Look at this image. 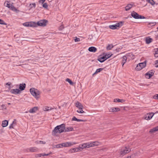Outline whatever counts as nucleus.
Wrapping results in <instances>:
<instances>
[{
    "instance_id": "1",
    "label": "nucleus",
    "mask_w": 158,
    "mask_h": 158,
    "mask_svg": "<svg viewBox=\"0 0 158 158\" xmlns=\"http://www.w3.org/2000/svg\"><path fill=\"white\" fill-rule=\"evenodd\" d=\"M73 128L71 127H67L65 128V125L62 124L55 127L52 131V134L53 135L56 136L57 135V133L60 134L63 132L70 131H73Z\"/></svg>"
},
{
    "instance_id": "2",
    "label": "nucleus",
    "mask_w": 158,
    "mask_h": 158,
    "mask_svg": "<svg viewBox=\"0 0 158 158\" xmlns=\"http://www.w3.org/2000/svg\"><path fill=\"white\" fill-rule=\"evenodd\" d=\"M30 92L32 95L35 98H39L38 96L40 95V93L38 89L32 88L30 89Z\"/></svg>"
},
{
    "instance_id": "3",
    "label": "nucleus",
    "mask_w": 158,
    "mask_h": 158,
    "mask_svg": "<svg viewBox=\"0 0 158 158\" xmlns=\"http://www.w3.org/2000/svg\"><path fill=\"white\" fill-rule=\"evenodd\" d=\"M131 15L132 17L135 19H144L145 18L144 16L139 15L134 11L131 13Z\"/></svg>"
},
{
    "instance_id": "4",
    "label": "nucleus",
    "mask_w": 158,
    "mask_h": 158,
    "mask_svg": "<svg viewBox=\"0 0 158 158\" xmlns=\"http://www.w3.org/2000/svg\"><path fill=\"white\" fill-rule=\"evenodd\" d=\"M146 66V62L144 61L142 63L138 64L135 68V69L137 71H139L144 68Z\"/></svg>"
},
{
    "instance_id": "5",
    "label": "nucleus",
    "mask_w": 158,
    "mask_h": 158,
    "mask_svg": "<svg viewBox=\"0 0 158 158\" xmlns=\"http://www.w3.org/2000/svg\"><path fill=\"white\" fill-rule=\"evenodd\" d=\"M131 149L128 147H125L122 149L120 152V154L122 156H123L127 153L130 152Z\"/></svg>"
},
{
    "instance_id": "6",
    "label": "nucleus",
    "mask_w": 158,
    "mask_h": 158,
    "mask_svg": "<svg viewBox=\"0 0 158 158\" xmlns=\"http://www.w3.org/2000/svg\"><path fill=\"white\" fill-rule=\"evenodd\" d=\"M77 143L73 142H68L65 143H62L63 147H70Z\"/></svg>"
},
{
    "instance_id": "7",
    "label": "nucleus",
    "mask_w": 158,
    "mask_h": 158,
    "mask_svg": "<svg viewBox=\"0 0 158 158\" xmlns=\"http://www.w3.org/2000/svg\"><path fill=\"white\" fill-rule=\"evenodd\" d=\"M4 5L5 6L8 7L10 9H12V10H17L12 5L10 4L9 2L8 1H6L5 2Z\"/></svg>"
},
{
    "instance_id": "8",
    "label": "nucleus",
    "mask_w": 158,
    "mask_h": 158,
    "mask_svg": "<svg viewBox=\"0 0 158 158\" xmlns=\"http://www.w3.org/2000/svg\"><path fill=\"white\" fill-rule=\"evenodd\" d=\"M47 22V21L46 20H40L38 22L37 24L39 26H45Z\"/></svg>"
},
{
    "instance_id": "9",
    "label": "nucleus",
    "mask_w": 158,
    "mask_h": 158,
    "mask_svg": "<svg viewBox=\"0 0 158 158\" xmlns=\"http://www.w3.org/2000/svg\"><path fill=\"white\" fill-rule=\"evenodd\" d=\"M125 56L129 60L133 59L134 58V56L132 53H129L127 54Z\"/></svg>"
},
{
    "instance_id": "10",
    "label": "nucleus",
    "mask_w": 158,
    "mask_h": 158,
    "mask_svg": "<svg viewBox=\"0 0 158 158\" xmlns=\"http://www.w3.org/2000/svg\"><path fill=\"white\" fill-rule=\"evenodd\" d=\"M11 93L17 94L20 93V91L18 89H12L10 90Z\"/></svg>"
},
{
    "instance_id": "11",
    "label": "nucleus",
    "mask_w": 158,
    "mask_h": 158,
    "mask_svg": "<svg viewBox=\"0 0 158 158\" xmlns=\"http://www.w3.org/2000/svg\"><path fill=\"white\" fill-rule=\"evenodd\" d=\"M79 151V148H75L70 149L69 151V152L70 153H75Z\"/></svg>"
},
{
    "instance_id": "12",
    "label": "nucleus",
    "mask_w": 158,
    "mask_h": 158,
    "mask_svg": "<svg viewBox=\"0 0 158 158\" xmlns=\"http://www.w3.org/2000/svg\"><path fill=\"white\" fill-rule=\"evenodd\" d=\"M154 114L153 113H151L147 114V116L145 117V119L149 120L151 119L153 116Z\"/></svg>"
},
{
    "instance_id": "13",
    "label": "nucleus",
    "mask_w": 158,
    "mask_h": 158,
    "mask_svg": "<svg viewBox=\"0 0 158 158\" xmlns=\"http://www.w3.org/2000/svg\"><path fill=\"white\" fill-rule=\"evenodd\" d=\"M106 57H105V56H100L98 58V60L100 62L102 63L106 60Z\"/></svg>"
},
{
    "instance_id": "14",
    "label": "nucleus",
    "mask_w": 158,
    "mask_h": 158,
    "mask_svg": "<svg viewBox=\"0 0 158 158\" xmlns=\"http://www.w3.org/2000/svg\"><path fill=\"white\" fill-rule=\"evenodd\" d=\"M154 73L152 72H148L145 74V75L147 78L148 79L150 78L154 75Z\"/></svg>"
},
{
    "instance_id": "15",
    "label": "nucleus",
    "mask_w": 158,
    "mask_h": 158,
    "mask_svg": "<svg viewBox=\"0 0 158 158\" xmlns=\"http://www.w3.org/2000/svg\"><path fill=\"white\" fill-rule=\"evenodd\" d=\"M75 105L79 109L81 110V109H83V107L81 104L78 101L76 102Z\"/></svg>"
},
{
    "instance_id": "16",
    "label": "nucleus",
    "mask_w": 158,
    "mask_h": 158,
    "mask_svg": "<svg viewBox=\"0 0 158 158\" xmlns=\"http://www.w3.org/2000/svg\"><path fill=\"white\" fill-rule=\"evenodd\" d=\"M134 6L135 5L133 4H129L125 7V10H129Z\"/></svg>"
},
{
    "instance_id": "17",
    "label": "nucleus",
    "mask_w": 158,
    "mask_h": 158,
    "mask_svg": "<svg viewBox=\"0 0 158 158\" xmlns=\"http://www.w3.org/2000/svg\"><path fill=\"white\" fill-rule=\"evenodd\" d=\"M29 151L31 152H37L38 151V148L35 147L30 148H29Z\"/></svg>"
},
{
    "instance_id": "18",
    "label": "nucleus",
    "mask_w": 158,
    "mask_h": 158,
    "mask_svg": "<svg viewBox=\"0 0 158 158\" xmlns=\"http://www.w3.org/2000/svg\"><path fill=\"white\" fill-rule=\"evenodd\" d=\"M16 125V119H14L12 123L10 125L9 127L10 129L14 128V127Z\"/></svg>"
},
{
    "instance_id": "19",
    "label": "nucleus",
    "mask_w": 158,
    "mask_h": 158,
    "mask_svg": "<svg viewBox=\"0 0 158 158\" xmlns=\"http://www.w3.org/2000/svg\"><path fill=\"white\" fill-rule=\"evenodd\" d=\"M120 109L118 107L111 108L109 109L110 112H117L120 110Z\"/></svg>"
},
{
    "instance_id": "20",
    "label": "nucleus",
    "mask_w": 158,
    "mask_h": 158,
    "mask_svg": "<svg viewBox=\"0 0 158 158\" xmlns=\"http://www.w3.org/2000/svg\"><path fill=\"white\" fill-rule=\"evenodd\" d=\"M88 50L90 52H95L97 50V49L94 47H91L89 48Z\"/></svg>"
},
{
    "instance_id": "21",
    "label": "nucleus",
    "mask_w": 158,
    "mask_h": 158,
    "mask_svg": "<svg viewBox=\"0 0 158 158\" xmlns=\"http://www.w3.org/2000/svg\"><path fill=\"white\" fill-rule=\"evenodd\" d=\"M127 59L126 57L125 56H123L122 58L121 64L123 66L124 64L126 63Z\"/></svg>"
},
{
    "instance_id": "22",
    "label": "nucleus",
    "mask_w": 158,
    "mask_h": 158,
    "mask_svg": "<svg viewBox=\"0 0 158 158\" xmlns=\"http://www.w3.org/2000/svg\"><path fill=\"white\" fill-rule=\"evenodd\" d=\"M86 148H87L86 143H83L82 144H80L79 145V147L78 148H79V150H80V149H83Z\"/></svg>"
},
{
    "instance_id": "23",
    "label": "nucleus",
    "mask_w": 158,
    "mask_h": 158,
    "mask_svg": "<svg viewBox=\"0 0 158 158\" xmlns=\"http://www.w3.org/2000/svg\"><path fill=\"white\" fill-rule=\"evenodd\" d=\"M38 107H34L31 109H30L29 112L31 113H35L37 110Z\"/></svg>"
},
{
    "instance_id": "24",
    "label": "nucleus",
    "mask_w": 158,
    "mask_h": 158,
    "mask_svg": "<svg viewBox=\"0 0 158 158\" xmlns=\"http://www.w3.org/2000/svg\"><path fill=\"white\" fill-rule=\"evenodd\" d=\"M51 153H48V154H45V153H40V154H37L36 155V157H40L42 156H48L50 154H51Z\"/></svg>"
},
{
    "instance_id": "25",
    "label": "nucleus",
    "mask_w": 158,
    "mask_h": 158,
    "mask_svg": "<svg viewBox=\"0 0 158 158\" xmlns=\"http://www.w3.org/2000/svg\"><path fill=\"white\" fill-rule=\"evenodd\" d=\"M153 39L148 37L146 38V43L147 44H148L152 42Z\"/></svg>"
},
{
    "instance_id": "26",
    "label": "nucleus",
    "mask_w": 158,
    "mask_h": 158,
    "mask_svg": "<svg viewBox=\"0 0 158 158\" xmlns=\"http://www.w3.org/2000/svg\"><path fill=\"white\" fill-rule=\"evenodd\" d=\"M8 123V121L7 120H5L2 122V127H5L7 126Z\"/></svg>"
},
{
    "instance_id": "27",
    "label": "nucleus",
    "mask_w": 158,
    "mask_h": 158,
    "mask_svg": "<svg viewBox=\"0 0 158 158\" xmlns=\"http://www.w3.org/2000/svg\"><path fill=\"white\" fill-rule=\"evenodd\" d=\"M25 87L26 84L25 83L23 84H20L19 85V89L21 90L22 91L24 89Z\"/></svg>"
},
{
    "instance_id": "28",
    "label": "nucleus",
    "mask_w": 158,
    "mask_h": 158,
    "mask_svg": "<svg viewBox=\"0 0 158 158\" xmlns=\"http://www.w3.org/2000/svg\"><path fill=\"white\" fill-rule=\"evenodd\" d=\"M158 131V126L153 128L151 129L149 131V132L151 133H153L156 131Z\"/></svg>"
},
{
    "instance_id": "29",
    "label": "nucleus",
    "mask_w": 158,
    "mask_h": 158,
    "mask_svg": "<svg viewBox=\"0 0 158 158\" xmlns=\"http://www.w3.org/2000/svg\"><path fill=\"white\" fill-rule=\"evenodd\" d=\"M72 120L76 121L78 122H84L85 121L83 119H78L75 116H73L72 118Z\"/></svg>"
},
{
    "instance_id": "30",
    "label": "nucleus",
    "mask_w": 158,
    "mask_h": 158,
    "mask_svg": "<svg viewBox=\"0 0 158 158\" xmlns=\"http://www.w3.org/2000/svg\"><path fill=\"white\" fill-rule=\"evenodd\" d=\"M23 26L25 27H31L32 26L31 22H26L23 24Z\"/></svg>"
},
{
    "instance_id": "31",
    "label": "nucleus",
    "mask_w": 158,
    "mask_h": 158,
    "mask_svg": "<svg viewBox=\"0 0 158 158\" xmlns=\"http://www.w3.org/2000/svg\"><path fill=\"white\" fill-rule=\"evenodd\" d=\"M103 68H101L97 69L96 70L95 72L93 74V76H94V75H96L98 73H99L100 72H101V71L102 70H103Z\"/></svg>"
},
{
    "instance_id": "32",
    "label": "nucleus",
    "mask_w": 158,
    "mask_h": 158,
    "mask_svg": "<svg viewBox=\"0 0 158 158\" xmlns=\"http://www.w3.org/2000/svg\"><path fill=\"white\" fill-rule=\"evenodd\" d=\"M109 28L112 29H117L118 27V26H117L116 24L115 25H110L109 26Z\"/></svg>"
},
{
    "instance_id": "33",
    "label": "nucleus",
    "mask_w": 158,
    "mask_h": 158,
    "mask_svg": "<svg viewBox=\"0 0 158 158\" xmlns=\"http://www.w3.org/2000/svg\"><path fill=\"white\" fill-rule=\"evenodd\" d=\"M156 22H151L148 23V27H153L156 25Z\"/></svg>"
},
{
    "instance_id": "34",
    "label": "nucleus",
    "mask_w": 158,
    "mask_h": 158,
    "mask_svg": "<svg viewBox=\"0 0 158 158\" xmlns=\"http://www.w3.org/2000/svg\"><path fill=\"white\" fill-rule=\"evenodd\" d=\"M87 148L94 147L93 143V142H91L87 143Z\"/></svg>"
},
{
    "instance_id": "35",
    "label": "nucleus",
    "mask_w": 158,
    "mask_h": 158,
    "mask_svg": "<svg viewBox=\"0 0 158 158\" xmlns=\"http://www.w3.org/2000/svg\"><path fill=\"white\" fill-rule=\"evenodd\" d=\"M3 11L1 10V13H4L3 14H1V15H2L3 16H6L7 14H9L10 13L9 11H6V10H3Z\"/></svg>"
},
{
    "instance_id": "36",
    "label": "nucleus",
    "mask_w": 158,
    "mask_h": 158,
    "mask_svg": "<svg viewBox=\"0 0 158 158\" xmlns=\"http://www.w3.org/2000/svg\"><path fill=\"white\" fill-rule=\"evenodd\" d=\"M94 147L98 146L101 144V143L98 141H93Z\"/></svg>"
},
{
    "instance_id": "37",
    "label": "nucleus",
    "mask_w": 158,
    "mask_h": 158,
    "mask_svg": "<svg viewBox=\"0 0 158 158\" xmlns=\"http://www.w3.org/2000/svg\"><path fill=\"white\" fill-rule=\"evenodd\" d=\"M124 23V22L123 21H121L119 22L118 23H116L117 26H118V27H121L123 25V24Z\"/></svg>"
},
{
    "instance_id": "38",
    "label": "nucleus",
    "mask_w": 158,
    "mask_h": 158,
    "mask_svg": "<svg viewBox=\"0 0 158 158\" xmlns=\"http://www.w3.org/2000/svg\"><path fill=\"white\" fill-rule=\"evenodd\" d=\"M113 47V46L112 44H109L106 47V49L107 50H110Z\"/></svg>"
},
{
    "instance_id": "39",
    "label": "nucleus",
    "mask_w": 158,
    "mask_h": 158,
    "mask_svg": "<svg viewBox=\"0 0 158 158\" xmlns=\"http://www.w3.org/2000/svg\"><path fill=\"white\" fill-rule=\"evenodd\" d=\"M155 52L154 56L155 57H158V48L155 49Z\"/></svg>"
},
{
    "instance_id": "40",
    "label": "nucleus",
    "mask_w": 158,
    "mask_h": 158,
    "mask_svg": "<svg viewBox=\"0 0 158 158\" xmlns=\"http://www.w3.org/2000/svg\"><path fill=\"white\" fill-rule=\"evenodd\" d=\"M62 145H63L62 144V143L60 144H57L55 146V148H62L63 147Z\"/></svg>"
},
{
    "instance_id": "41",
    "label": "nucleus",
    "mask_w": 158,
    "mask_h": 158,
    "mask_svg": "<svg viewBox=\"0 0 158 158\" xmlns=\"http://www.w3.org/2000/svg\"><path fill=\"white\" fill-rule=\"evenodd\" d=\"M66 81H68L70 85H73V82L69 78H67L66 79Z\"/></svg>"
},
{
    "instance_id": "42",
    "label": "nucleus",
    "mask_w": 158,
    "mask_h": 158,
    "mask_svg": "<svg viewBox=\"0 0 158 158\" xmlns=\"http://www.w3.org/2000/svg\"><path fill=\"white\" fill-rule=\"evenodd\" d=\"M77 112L79 113H85V112L82 109H81V110L79 109V110H77Z\"/></svg>"
},
{
    "instance_id": "43",
    "label": "nucleus",
    "mask_w": 158,
    "mask_h": 158,
    "mask_svg": "<svg viewBox=\"0 0 158 158\" xmlns=\"http://www.w3.org/2000/svg\"><path fill=\"white\" fill-rule=\"evenodd\" d=\"M36 5L35 3H33L31 4H30V6L31 8H35V7Z\"/></svg>"
},
{
    "instance_id": "44",
    "label": "nucleus",
    "mask_w": 158,
    "mask_h": 158,
    "mask_svg": "<svg viewBox=\"0 0 158 158\" xmlns=\"http://www.w3.org/2000/svg\"><path fill=\"white\" fill-rule=\"evenodd\" d=\"M148 2L151 3L152 5L154 4L155 2L153 0H147Z\"/></svg>"
},
{
    "instance_id": "45",
    "label": "nucleus",
    "mask_w": 158,
    "mask_h": 158,
    "mask_svg": "<svg viewBox=\"0 0 158 158\" xmlns=\"http://www.w3.org/2000/svg\"><path fill=\"white\" fill-rule=\"evenodd\" d=\"M0 24H2V25H6V24L5 22L0 19Z\"/></svg>"
},
{
    "instance_id": "46",
    "label": "nucleus",
    "mask_w": 158,
    "mask_h": 158,
    "mask_svg": "<svg viewBox=\"0 0 158 158\" xmlns=\"http://www.w3.org/2000/svg\"><path fill=\"white\" fill-rule=\"evenodd\" d=\"M43 6L45 9H47L48 7V5L47 3H44L43 5Z\"/></svg>"
},
{
    "instance_id": "47",
    "label": "nucleus",
    "mask_w": 158,
    "mask_h": 158,
    "mask_svg": "<svg viewBox=\"0 0 158 158\" xmlns=\"http://www.w3.org/2000/svg\"><path fill=\"white\" fill-rule=\"evenodd\" d=\"M120 99L115 98L114 99V102H120Z\"/></svg>"
},
{
    "instance_id": "48",
    "label": "nucleus",
    "mask_w": 158,
    "mask_h": 158,
    "mask_svg": "<svg viewBox=\"0 0 158 158\" xmlns=\"http://www.w3.org/2000/svg\"><path fill=\"white\" fill-rule=\"evenodd\" d=\"M155 64L156 67H158V60L155 61Z\"/></svg>"
},
{
    "instance_id": "49",
    "label": "nucleus",
    "mask_w": 158,
    "mask_h": 158,
    "mask_svg": "<svg viewBox=\"0 0 158 158\" xmlns=\"http://www.w3.org/2000/svg\"><path fill=\"white\" fill-rule=\"evenodd\" d=\"M80 41V39L79 38L76 37L75 39V42H79Z\"/></svg>"
},
{
    "instance_id": "50",
    "label": "nucleus",
    "mask_w": 158,
    "mask_h": 158,
    "mask_svg": "<svg viewBox=\"0 0 158 158\" xmlns=\"http://www.w3.org/2000/svg\"><path fill=\"white\" fill-rule=\"evenodd\" d=\"M105 56V57H106V59H107V58H109L110 57V56H111V55H110V54H106Z\"/></svg>"
},
{
    "instance_id": "51",
    "label": "nucleus",
    "mask_w": 158,
    "mask_h": 158,
    "mask_svg": "<svg viewBox=\"0 0 158 158\" xmlns=\"http://www.w3.org/2000/svg\"><path fill=\"white\" fill-rule=\"evenodd\" d=\"M51 108L50 107H46L45 108V110L46 111H48L49 110H51Z\"/></svg>"
},
{
    "instance_id": "52",
    "label": "nucleus",
    "mask_w": 158,
    "mask_h": 158,
    "mask_svg": "<svg viewBox=\"0 0 158 158\" xmlns=\"http://www.w3.org/2000/svg\"><path fill=\"white\" fill-rule=\"evenodd\" d=\"M45 1V0H40L39 1V2L40 3H43Z\"/></svg>"
},
{
    "instance_id": "53",
    "label": "nucleus",
    "mask_w": 158,
    "mask_h": 158,
    "mask_svg": "<svg viewBox=\"0 0 158 158\" xmlns=\"http://www.w3.org/2000/svg\"><path fill=\"white\" fill-rule=\"evenodd\" d=\"M39 143H42V144H45L46 143V142L44 141H39Z\"/></svg>"
},
{
    "instance_id": "54",
    "label": "nucleus",
    "mask_w": 158,
    "mask_h": 158,
    "mask_svg": "<svg viewBox=\"0 0 158 158\" xmlns=\"http://www.w3.org/2000/svg\"><path fill=\"white\" fill-rule=\"evenodd\" d=\"M11 83L10 82H7L6 83L5 85H8V86H10V85H11Z\"/></svg>"
},
{
    "instance_id": "55",
    "label": "nucleus",
    "mask_w": 158,
    "mask_h": 158,
    "mask_svg": "<svg viewBox=\"0 0 158 158\" xmlns=\"http://www.w3.org/2000/svg\"><path fill=\"white\" fill-rule=\"evenodd\" d=\"M125 100L123 99H120V102H125Z\"/></svg>"
},
{
    "instance_id": "56",
    "label": "nucleus",
    "mask_w": 158,
    "mask_h": 158,
    "mask_svg": "<svg viewBox=\"0 0 158 158\" xmlns=\"http://www.w3.org/2000/svg\"><path fill=\"white\" fill-rule=\"evenodd\" d=\"M156 98L157 99H158V94L157 95V96H156Z\"/></svg>"
},
{
    "instance_id": "57",
    "label": "nucleus",
    "mask_w": 158,
    "mask_h": 158,
    "mask_svg": "<svg viewBox=\"0 0 158 158\" xmlns=\"http://www.w3.org/2000/svg\"><path fill=\"white\" fill-rule=\"evenodd\" d=\"M1 106L2 107H3L5 106V105H2Z\"/></svg>"
},
{
    "instance_id": "58",
    "label": "nucleus",
    "mask_w": 158,
    "mask_h": 158,
    "mask_svg": "<svg viewBox=\"0 0 158 158\" xmlns=\"http://www.w3.org/2000/svg\"><path fill=\"white\" fill-rule=\"evenodd\" d=\"M15 11H16V13H17V12H18V11H19V10H15Z\"/></svg>"
},
{
    "instance_id": "59",
    "label": "nucleus",
    "mask_w": 158,
    "mask_h": 158,
    "mask_svg": "<svg viewBox=\"0 0 158 158\" xmlns=\"http://www.w3.org/2000/svg\"><path fill=\"white\" fill-rule=\"evenodd\" d=\"M8 105H10V103H8Z\"/></svg>"
},
{
    "instance_id": "60",
    "label": "nucleus",
    "mask_w": 158,
    "mask_h": 158,
    "mask_svg": "<svg viewBox=\"0 0 158 158\" xmlns=\"http://www.w3.org/2000/svg\"><path fill=\"white\" fill-rule=\"evenodd\" d=\"M157 31H158V27L157 28Z\"/></svg>"
}]
</instances>
